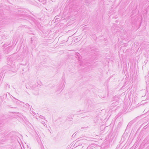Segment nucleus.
I'll list each match as a JSON object with an SVG mask.
<instances>
[{
  "label": "nucleus",
  "instance_id": "obj_1",
  "mask_svg": "<svg viewBox=\"0 0 149 149\" xmlns=\"http://www.w3.org/2000/svg\"><path fill=\"white\" fill-rule=\"evenodd\" d=\"M5 123V120L2 119L0 118V125H1V126H0V132L2 130L3 127Z\"/></svg>",
  "mask_w": 149,
  "mask_h": 149
},
{
  "label": "nucleus",
  "instance_id": "obj_2",
  "mask_svg": "<svg viewBox=\"0 0 149 149\" xmlns=\"http://www.w3.org/2000/svg\"><path fill=\"white\" fill-rule=\"evenodd\" d=\"M5 19H3L2 14L0 13V25H3L5 22Z\"/></svg>",
  "mask_w": 149,
  "mask_h": 149
},
{
  "label": "nucleus",
  "instance_id": "obj_3",
  "mask_svg": "<svg viewBox=\"0 0 149 149\" xmlns=\"http://www.w3.org/2000/svg\"><path fill=\"white\" fill-rule=\"evenodd\" d=\"M85 103L87 106H89L92 103V101L90 100H86L85 101Z\"/></svg>",
  "mask_w": 149,
  "mask_h": 149
},
{
  "label": "nucleus",
  "instance_id": "obj_4",
  "mask_svg": "<svg viewBox=\"0 0 149 149\" xmlns=\"http://www.w3.org/2000/svg\"><path fill=\"white\" fill-rule=\"evenodd\" d=\"M1 99L2 101H4L5 99H7V94H4L2 96H1Z\"/></svg>",
  "mask_w": 149,
  "mask_h": 149
},
{
  "label": "nucleus",
  "instance_id": "obj_5",
  "mask_svg": "<svg viewBox=\"0 0 149 149\" xmlns=\"http://www.w3.org/2000/svg\"><path fill=\"white\" fill-rule=\"evenodd\" d=\"M10 69L11 70H9L8 71V72L9 73L12 74L13 73H15V72L16 70L15 71L12 70H14V69Z\"/></svg>",
  "mask_w": 149,
  "mask_h": 149
},
{
  "label": "nucleus",
  "instance_id": "obj_6",
  "mask_svg": "<svg viewBox=\"0 0 149 149\" xmlns=\"http://www.w3.org/2000/svg\"><path fill=\"white\" fill-rule=\"evenodd\" d=\"M76 55H77V56L76 57V58L78 57L79 58V56L80 55V54H79L78 53H76Z\"/></svg>",
  "mask_w": 149,
  "mask_h": 149
},
{
  "label": "nucleus",
  "instance_id": "obj_7",
  "mask_svg": "<svg viewBox=\"0 0 149 149\" xmlns=\"http://www.w3.org/2000/svg\"><path fill=\"white\" fill-rule=\"evenodd\" d=\"M86 149H92L91 146H88Z\"/></svg>",
  "mask_w": 149,
  "mask_h": 149
},
{
  "label": "nucleus",
  "instance_id": "obj_8",
  "mask_svg": "<svg viewBox=\"0 0 149 149\" xmlns=\"http://www.w3.org/2000/svg\"><path fill=\"white\" fill-rule=\"evenodd\" d=\"M131 125V122H130V123H128V125L127 127H128L129 126H130Z\"/></svg>",
  "mask_w": 149,
  "mask_h": 149
},
{
  "label": "nucleus",
  "instance_id": "obj_9",
  "mask_svg": "<svg viewBox=\"0 0 149 149\" xmlns=\"http://www.w3.org/2000/svg\"><path fill=\"white\" fill-rule=\"evenodd\" d=\"M8 88H10V85H8V84L6 83V86H8Z\"/></svg>",
  "mask_w": 149,
  "mask_h": 149
},
{
  "label": "nucleus",
  "instance_id": "obj_10",
  "mask_svg": "<svg viewBox=\"0 0 149 149\" xmlns=\"http://www.w3.org/2000/svg\"><path fill=\"white\" fill-rule=\"evenodd\" d=\"M11 96H12V97H13L14 99H15V100H18L17 99L15 98V97H14L12 95H11ZM18 101H19V100H18Z\"/></svg>",
  "mask_w": 149,
  "mask_h": 149
},
{
  "label": "nucleus",
  "instance_id": "obj_11",
  "mask_svg": "<svg viewBox=\"0 0 149 149\" xmlns=\"http://www.w3.org/2000/svg\"><path fill=\"white\" fill-rule=\"evenodd\" d=\"M30 87L31 88V89H32L33 90V89H33V86H30Z\"/></svg>",
  "mask_w": 149,
  "mask_h": 149
},
{
  "label": "nucleus",
  "instance_id": "obj_12",
  "mask_svg": "<svg viewBox=\"0 0 149 149\" xmlns=\"http://www.w3.org/2000/svg\"><path fill=\"white\" fill-rule=\"evenodd\" d=\"M81 127V129H83V128H86V127Z\"/></svg>",
  "mask_w": 149,
  "mask_h": 149
},
{
  "label": "nucleus",
  "instance_id": "obj_13",
  "mask_svg": "<svg viewBox=\"0 0 149 149\" xmlns=\"http://www.w3.org/2000/svg\"><path fill=\"white\" fill-rule=\"evenodd\" d=\"M8 95L10 96V97H11V95H10V94L9 93H8Z\"/></svg>",
  "mask_w": 149,
  "mask_h": 149
},
{
  "label": "nucleus",
  "instance_id": "obj_14",
  "mask_svg": "<svg viewBox=\"0 0 149 149\" xmlns=\"http://www.w3.org/2000/svg\"><path fill=\"white\" fill-rule=\"evenodd\" d=\"M12 99V100L13 102H15V101H14V100H13V99H12Z\"/></svg>",
  "mask_w": 149,
  "mask_h": 149
},
{
  "label": "nucleus",
  "instance_id": "obj_15",
  "mask_svg": "<svg viewBox=\"0 0 149 149\" xmlns=\"http://www.w3.org/2000/svg\"><path fill=\"white\" fill-rule=\"evenodd\" d=\"M83 113V112H81V113Z\"/></svg>",
  "mask_w": 149,
  "mask_h": 149
},
{
  "label": "nucleus",
  "instance_id": "obj_16",
  "mask_svg": "<svg viewBox=\"0 0 149 149\" xmlns=\"http://www.w3.org/2000/svg\"><path fill=\"white\" fill-rule=\"evenodd\" d=\"M81 111H80L79 112H81Z\"/></svg>",
  "mask_w": 149,
  "mask_h": 149
}]
</instances>
